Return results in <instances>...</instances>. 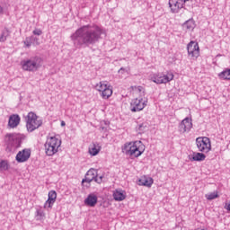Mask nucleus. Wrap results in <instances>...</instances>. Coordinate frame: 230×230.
<instances>
[{"instance_id": "obj_1", "label": "nucleus", "mask_w": 230, "mask_h": 230, "mask_svg": "<svg viewBox=\"0 0 230 230\" xmlns=\"http://www.w3.org/2000/svg\"><path fill=\"white\" fill-rule=\"evenodd\" d=\"M103 31L98 25H84L78 28L70 39L75 49H82L98 44L102 40Z\"/></svg>"}, {"instance_id": "obj_2", "label": "nucleus", "mask_w": 230, "mask_h": 230, "mask_svg": "<svg viewBox=\"0 0 230 230\" xmlns=\"http://www.w3.org/2000/svg\"><path fill=\"white\" fill-rule=\"evenodd\" d=\"M122 152L130 157H139L145 152V145L141 141L126 143L122 146Z\"/></svg>"}, {"instance_id": "obj_3", "label": "nucleus", "mask_w": 230, "mask_h": 230, "mask_svg": "<svg viewBox=\"0 0 230 230\" xmlns=\"http://www.w3.org/2000/svg\"><path fill=\"white\" fill-rule=\"evenodd\" d=\"M24 139H26V137L21 133H7L4 136V142L8 150L21 148Z\"/></svg>"}, {"instance_id": "obj_4", "label": "nucleus", "mask_w": 230, "mask_h": 230, "mask_svg": "<svg viewBox=\"0 0 230 230\" xmlns=\"http://www.w3.org/2000/svg\"><path fill=\"white\" fill-rule=\"evenodd\" d=\"M25 123L27 132H34L40 127H42V119H39V116L33 111H30L25 116Z\"/></svg>"}, {"instance_id": "obj_5", "label": "nucleus", "mask_w": 230, "mask_h": 230, "mask_svg": "<svg viewBox=\"0 0 230 230\" xmlns=\"http://www.w3.org/2000/svg\"><path fill=\"white\" fill-rule=\"evenodd\" d=\"M23 71L35 72L42 66V58L39 56L31 57L21 62Z\"/></svg>"}, {"instance_id": "obj_6", "label": "nucleus", "mask_w": 230, "mask_h": 230, "mask_svg": "<svg viewBox=\"0 0 230 230\" xmlns=\"http://www.w3.org/2000/svg\"><path fill=\"white\" fill-rule=\"evenodd\" d=\"M62 145V141L57 137H49L47 138V141L44 145L45 153L47 155L51 156L55 155L58 152V147Z\"/></svg>"}, {"instance_id": "obj_7", "label": "nucleus", "mask_w": 230, "mask_h": 230, "mask_svg": "<svg viewBox=\"0 0 230 230\" xmlns=\"http://www.w3.org/2000/svg\"><path fill=\"white\" fill-rule=\"evenodd\" d=\"M196 144L199 152L208 154L211 150V140L208 137H199L196 138Z\"/></svg>"}, {"instance_id": "obj_8", "label": "nucleus", "mask_w": 230, "mask_h": 230, "mask_svg": "<svg viewBox=\"0 0 230 230\" xmlns=\"http://www.w3.org/2000/svg\"><path fill=\"white\" fill-rule=\"evenodd\" d=\"M152 82L155 84H168L169 82H172L173 80V74L172 73H167L165 75H159V74H155L151 77Z\"/></svg>"}, {"instance_id": "obj_9", "label": "nucleus", "mask_w": 230, "mask_h": 230, "mask_svg": "<svg viewBox=\"0 0 230 230\" xmlns=\"http://www.w3.org/2000/svg\"><path fill=\"white\" fill-rule=\"evenodd\" d=\"M146 107V101H143V98L133 99L130 102L129 109L131 112H139Z\"/></svg>"}, {"instance_id": "obj_10", "label": "nucleus", "mask_w": 230, "mask_h": 230, "mask_svg": "<svg viewBox=\"0 0 230 230\" xmlns=\"http://www.w3.org/2000/svg\"><path fill=\"white\" fill-rule=\"evenodd\" d=\"M187 51L189 57H191V58H199L200 55V49L199 48V43L191 40L187 45Z\"/></svg>"}, {"instance_id": "obj_11", "label": "nucleus", "mask_w": 230, "mask_h": 230, "mask_svg": "<svg viewBox=\"0 0 230 230\" xmlns=\"http://www.w3.org/2000/svg\"><path fill=\"white\" fill-rule=\"evenodd\" d=\"M193 127V123H191V119L185 118L181 121L178 127V130L180 134H184L186 132H190Z\"/></svg>"}, {"instance_id": "obj_12", "label": "nucleus", "mask_w": 230, "mask_h": 230, "mask_svg": "<svg viewBox=\"0 0 230 230\" xmlns=\"http://www.w3.org/2000/svg\"><path fill=\"white\" fill-rule=\"evenodd\" d=\"M30 157H31V149L25 148V149L18 152L15 159H16L17 163H26V161H28V159H30Z\"/></svg>"}, {"instance_id": "obj_13", "label": "nucleus", "mask_w": 230, "mask_h": 230, "mask_svg": "<svg viewBox=\"0 0 230 230\" xmlns=\"http://www.w3.org/2000/svg\"><path fill=\"white\" fill-rule=\"evenodd\" d=\"M185 4L179 0H169V8H171L172 13H179L182 8H184Z\"/></svg>"}, {"instance_id": "obj_14", "label": "nucleus", "mask_w": 230, "mask_h": 230, "mask_svg": "<svg viewBox=\"0 0 230 230\" xmlns=\"http://www.w3.org/2000/svg\"><path fill=\"white\" fill-rule=\"evenodd\" d=\"M98 175V172L94 169H90L86 174L85 177L82 180V184H84V182H87L88 184H91L93 181H96V176Z\"/></svg>"}, {"instance_id": "obj_15", "label": "nucleus", "mask_w": 230, "mask_h": 230, "mask_svg": "<svg viewBox=\"0 0 230 230\" xmlns=\"http://www.w3.org/2000/svg\"><path fill=\"white\" fill-rule=\"evenodd\" d=\"M57 202V191L50 190L49 192V198L44 204V208H53V204Z\"/></svg>"}, {"instance_id": "obj_16", "label": "nucleus", "mask_w": 230, "mask_h": 230, "mask_svg": "<svg viewBox=\"0 0 230 230\" xmlns=\"http://www.w3.org/2000/svg\"><path fill=\"white\" fill-rule=\"evenodd\" d=\"M96 204H98V196L93 193L89 194L84 199V205L88 206L89 208H94Z\"/></svg>"}, {"instance_id": "obj_17", "label": "nucleus", "mask_w": 230, "mask_h": 230, "mask_svg": "<svg viewBox=\"0 0 230 230\" xmlns=\"http://www.w3.org/2000/svg\"><path fill=\"white\" fill-rule=\"evenodd\" d=\"M21 123V117L17 114H13L9 117L8 125L11 128H15Z\"/></svg>"}, {"instance_id": "obj_18", "label": "nucleus", "mask_w": 230, "mask_h": 230, "mask_svg": "<svg viewBox=\"0 0 230 230\" xmlns=\"http://www.w3.org/2000/svg\"><path fill=\"white\" fill-rule=\"evenodd\" d=\"M100 150H102V146L98 144V142H93L90 146H89V154L90 155H98L100 154Z\"/></svg>"}, {"instance_id": "obj_19", "label": "nucleus", "mask_w": 230, "mask_h": 230, "mask_svg": "<svg viewBox=\"0 0 230 230\" xmlns=\"http://www.w3.org/2000/svg\"><path fill=\"white\" fill-rule=\"evenodd\" d=\"M153 184H154V179L151 177L149 178L144 177L138 181V186H146V188H152Z\"/></svg>"}, {"instance_id": "obj_20", "label": "nucleus", "mask_w": 230, "mask_h": 230, "mask_svg": "<svg viewBox=\"0 0 230 230\" xmlns=\"http://www.w3.org/2000/svg\"><path fill=\"white\" fill-rule=\"evenodd\" d=\"M197 26V23H195V20L193 18H190L187 20L183 24L182 27L186 28L188 31H193Z\"/></svg>"}, {"instance_id": "obj_21", "label": "nucleus", "mask_w": 230, "mask_h": 230, "mask_svg": "<svg viewBox=\"0 0 230 230\" xmlns=\"http://www.w3.org/2000/svg\"><path fill=\"white\" fill-rule=\"evenodd\" d=\"M190 161H197L199 163L206 160V155L204 153H193L192 156H189Z\"/></svg>"}, {"instance_id": "obj_22", "label": "nucleus", "mask_w": 230, "mask_h": 230, "mask_svg": "<svg viewBox=\"0 0 230 230\" xmlns=\"http://www.w3.org/2000/svg\"><path fill=\"white\" fill-rule=\"evenodd\" d=\"M113 199L117 202H121L122 200H125V199H127V195H125L123 190H117L113 192Z\"/></svg>"}, {"instance_id": "obj_23", "label": "nucleus", "mask_w": 230, "mask_h": 230, "mask_svg": "<svg viewBox=\"0 0 230 230\" xmlns=\"http://www.w3.org/2000/svg\"><path fill=\"white\" fill-rule=\"evenodd\" d=\"M112 96V87L111 85L108 88H104V91L102 93V97L103 100H109Z\"/></svg>"}, {"instance_id": "obj_24", "label": "nucleus", "mask_w": 230, "mask_h": 230, "mask_svg": "<svg viewBox=\"0 0 230 230\" xmlns=\"http://www.w3.org/2000/svg\"><path fill=\"white\" fill-rule=\"evenodd\" d=\"M220 80H230V68L225 69L223 72L218 74Z\"/></svg>"}, {"instance_id": "obj_25", "label": "nucleus", "mask_w": 230, "mask_h": 230, "mask_svg": "<svg viewBox=\"0 0 230 230\" xmlns=\"http://www.w3.org/2000/svg\"><path fill=\"white\" fill-rule=\"evenodd\" d=\"M150 128V126L148 125V122H143L138 125L137 130L138 134H145Z\"/></svg>"}, {"instance_id": "obj_26", "label": "nucleus", "mask_w": 230, "mask_h": 230, "mask_svg": "<svg viewBox=\"0 0 230 230\" xmlns=\"http://www.w3.org/2000/svg\"><path fill=\"white\" fill-rule=\"evenodd\" d=\"M10 164H8V161L6 160H0V171L6 172L9 170Z\"/></svg>"}, {"instance_id": "obj_27", "label": "nucleus", "mask_w": 230, "mask_h": 230, "mask_svg": "<svg viewBox=\"0 0 230 230\" xmlns=\"http://www.w3.org/2000/svg\"><path fill=\"white\" fill-rule=\"evenodd\" d=\"M46 218V214H44V211L42 209H38L36 211V220H44Z\"/></svg>"}, {"instance_id": "obj_28", "label": "nucleus", "mask_w": 230, "mask_h": 230, "mask_svg": "<svg viewBox=\"0 0 230 230\" xmlns=\"http://www.w3.org/2000/svg\"><path fill=\"white\" fill-rule=\"evenodd\" d=\"M31 40H35V36H31V37H28L25 39L24 44H25L26 48L31 47V44H33Z\"/></svg>"}, {"instance_id": "obj_29", "label": "nucleus", "mask_w": 230, "mask_h": 230, "mask_svg": "<svg viewBox=\"0 0 230 230\" xmlns=\"http://www.w3.org/2000/svg\"><path fill=\"white\" fill-rule=\"evenodd\" d=\"M96 87L100 93H102L105 89L109 87V85L105 83L101 82L99 84L96 85Z\"/></svg>"}, {"instance_id": "obj_30", "label": "nucleus", "mask_w": 230, "mask_h": 230, "mask_svg": "<svg viewBox=\"0 0 230 230\" xmlns=\"http://www.w3.org/2000/svg\"><path fill=\"white\" fill-rule=\"evenodd\" d=\"M9 33H8V30L4 31L0 36V42H5L7 37H8Z\"/></svg>"}, {"instance_id": "obj_31", "label": "nucleus", "mask_w": 230, "mask_h": 230, "mask_svg": "<svg viewBox=\"0 0 230 230\" xmlns=\"http://www.w3.org/2000/svg\"><path fill=\"white\" fill-rule=\"evenodd\" d=\"M208 200H215V199H218V193L217 192H212L208 195H207Z\"/></svg>"}, {"instance_id": "obj_32", "label": "nucleus", "mask_w": 230, "mask_h": 230, "mask_svg": "<svg viewBox=\"0 0 230 230\" xmlns=\"http://www.w3.org/2000/svg\"><path fill=\"white\" fill-rule=\"evenodd\" d=\"M33 35H38V36H40L42 35V30L40 29H35L33 31H32Z\"/></svg>"}, {"instance_id": "obj_33", "label": "nucleus", "mask_w": 230, "mask_h": 230, "mask_svg": "<svg viewBox=\"0 0 230 230\" xmlns=\"http://www.w3.org/2000/svg\"><path fill=\"white\" fill-rule=\"evenodd\" d=\"M102 181H103V176H100L99 178H98V175L95 176V182H97V184H102Z\"/></svg>"}, {"instance_id": "obj_34", "label": "nucleus", "mask_w": 230, "mask_h": 230, "mask_svg": "<svg viewBox=\"0 0 230 230\" xmlns=\"http://www.w3.org/2000/svg\"><path fill=\"white\" fill-rule=\"evenodd\" d=\"M31 42L32 44H36L37 46H39V38L34 36V40H31Z\"/></svg>"}, {"instance_id": "obj_35", "label": "nucleus", "mask_w": 230, "mask_h": 230, "mask_svg": "<svg viewBox=\"0 0 230 230\" xmlns=\"http://www.w3.org/2000/svg\"><path fill=\"white\" fill-rule=\"evenodd\" d=\"M100 130H101L102 132H105V131H107V128H105V127H101V128H100Z\"/></svg>"}, {"instance_id": "obj_36", "label": "nucleus", "mask_w": 230, "mask_h": 230, "mask_svg": "<svg viewBox=\"0 0 230 230\" xmlns=\"http://www.w3.org/2000/svg\"><path fill=\"white\" fill-rule=\"evenodd\" d=\"M3 12H4L3 6L0 5V15H3Z\"/></svg>"}, {"instance_id": "obj_37", "label": "nucleus", "mask_w": 230, "mask_h": 230, "mask_svg": "<svg viewBox=\"0 0 230 230\" xmlns=\"http://www.w3.org/2000/svg\"><path fill=\"white\" fill-rule=\"evenodd\" d=\"M179 1H181V3H183V4H186V3H188V1H190V0H179Z\"/></svg>"}, {"instance_id": "obj_38", "label": "nucleus", "mask_w": 230, "mask_h": 230, "mask_svg": "<svg viewBox=\"0 0 230 230\" xmlns=\"http://www.w3.org/2000/svg\"><path fill=\"white\" fill-rule=\"evenodd\" d=\"M61 127H66V122L64 120L61 121Z\"/></svg>"}, {"instance_id": "obj_39", "label": "nucleus", "mask_w": 230, "mask_h": 230, "mask_svg": "<svg viewBox=\"0 0 230 230\" xmlns=\"http://www.w3.org/2000/svg\"><path fill=\"white\" fill-rule=\"evenodd\" d=\"M121 71H125V68H124V67H121V68L119 70V73H121Z\"/></svg>"}, {"instance_id": "obj_40", "label": "nucleus", "mask_w": 230, "mask_h": 230, "mask_svg": "<svg viewBox=\"0 0 230 230\" xmlns=\"http://www.w3.org/2000/svg\"><path fill=\"white\" fill-rule=\"evenodd\" d=\"M142 89H143V87H142V86H138V91H139V92H141V91H142Z\"/></svg>"}]
</instances>
